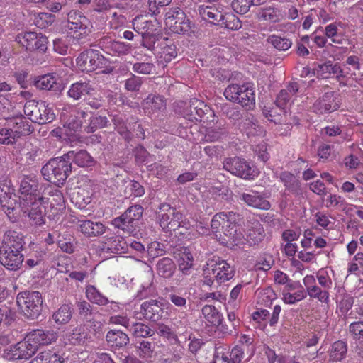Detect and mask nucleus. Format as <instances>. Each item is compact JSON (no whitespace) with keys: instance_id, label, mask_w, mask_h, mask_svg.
I'll return each instance as SVG.
<instances>
[{"instance_id":"nucleus-1","label":"nucleus","mask_w":363,"mask_h":363,"mask_svg":"<svg viewBox=\"0 0 363 363\" xmlns=\"http://www.w3.org/2000/svg\"><path fill=\"white\" fill-rule=\"evenodd\" d=\"M240 216L233 211L220 212L211 219V230L216 237L230 247H244L245 238L240 226Z\"/></svg>"},{"instance_id":"nucleus-2","label":"nucleus","mask_w":363,"mask_h":363,"mask_svg":"<svg viewBox=\"0 0 363 363\" xmlns=\"http://www.w3.org/2000/svg\"><path fill=\"white\" fill-rule=\"evenodd\" d=\"M39 184L35 177L24 176L20 184V207L24 216L30 218L32 225L45 223L43 212L40 208L45 198L37 193Z\"/></svg>"},{"instance_id":"nucleus-3","label":"nucleus","mask_w":363,"mask_h":363,"mask_svg":"<svg viewBox=\"0 0 363 363\" xmlns=\"http://www.w3.org/2000/svg\"><path fill=\"white\" fill-rule=\"evenodd\" d=\"M23 238L16 231L6 232L0 246V263L9 270H17L23 261Z\"/></svg>"},{"instance_id":"nucleus-4","label":"nucleus","mask_w":363,"mask_h":363,"mask_svg":"<svg viewBox=\"0 0 363 363\" xmlns=\"http://www.w3.org/2000/svg\"><path fill=\"white\" fill-rule=\"evenodd\" d=\"M203 275V284L211 286L214 280L221 284L231 279L234 276V270L225 260L213 257L204 266Z\"/></svg>"},{"instance_id":"nucleus-5","label":"nucleus","mask_w":363,"mask_h":363,"mask_svg":"<svg viewBox=\"0 0 363 363\" xmlns=\"http://www.w3.org/2000/svg\"><path fill=\"white\" fill-rule=\"evenodd\" d=\"M70 172L71 163L65 155L50 160L41 169L45 179L57 186L65 183Z\"/></svg>"},{"instance_id":"nucleus-6","label":"nucleus","mask_w":363,"mask_h":363,"mask_svg":"<svg viewBox=\"0 0 363 363\" xmlns=\"http://www.w3.org/2000/svg\"><path fill=\"white\" fill-rule=\"evenodd\" d=\"M157 218L160 226L167 233L175 231L180 228L188 229L190 225L189 220H184L182 213L167 203L160 205V211L157 212Z\"/></svg>"},{"instance_id":"nucleus-7","label":"nucleus","mask_w":363,"mask_h":363,"mask_svg":"<svg viewBox=\"0 0 363 363\" xmlns=\"http://www.w3.org/2000/svg\"><path fill=\"white\" fill-rule=\"evenodd\" d=\"M224 96L228 100L238 103L247 109L252 108L255 104V90L250 83L230 84L225 89Z\"/></svg>"},{"instance_id":"nucleus-8","label":"nucleus","mask_w":363,"mask_h":363,"mask_svg":"<svg viewBox=\"0 0 363 363\" xmlns=\"http://www.w3.org/2000/svg\"><path fill=\"white\" fill-rule=\"evenodd\" d=\"M76 62L78 68L82 72H91L96 70H99L102 73L109 72L108 60L96 50L89 49L82 52L77 57Z\"/></svg>"},{"instance_id":"nucleus-9","label":"nucleus","mask_w":363,"mask_h":363,"mask_svg":"<svg viewBox=\"0 0 363 363\" xmlns=\"http://www.w3.org/2000/svg\"><path fill=\"white\" fill-rule=\"evenodd\" d=\"M16 302L21 312L28 318L38 317L43 304L42 296L38 291H23L19 293Z\"/></svg>"},{"instance_id":"nucleus-10","label":"nucleus","mask_w":363,"mask_h":363,"mask_svg":"<svg viewBox=\"0 0 363 363\" xmlns=\"http://www.w3.org/2000/svg\"><path fill=\"white\" fill-rule=\"evenodd\" d=\"M24 114L32 121L43 124L53 121V110L45 101H28L24 106Z\"/></svg>"},{"instance_id":"nucleus-11","label":"nucleus","mask_w":363,"mask_h":363,"mask_svg":"<svg viewBox=\"0 0 363 363\" xmlns=\"http://www.w3.org/2000/svg\"><path fill=\"white\" fill-rule=\"evenodd\" d=\"M223 164L226 171L244 179L252 180L259 174L250 162L239 157L225 158Z\"/></svg>"},{"instance_id":"nucleus-12","label":"nucleus","mask_w":363,"mask_h":363,"mask_svg":"<svg viewBox=\"0 0 363 363\" xmlns=\"http://www.w3.org/2000/svg\"><path fill=\"white\" fill-rule=\"evenodd\" d=\"M45 194L48 197L43 196L45 199L40 208H44L48 218L58 220L65 211V202L62 193L58 189H53L49 190Z\"/></svg>"},{"instance_id":"nucleus-13","label":"nucleus","mask_w":363,"mask_h":363,"mask_svg":"<svg viewBox=\"0 0 363 363\" xmlns=\"http://www.w3.org/2000/svg\"><path fill=\"white\" fill-rule=\"evenodd\" d=\"M143 211V208L141 206H132L123 215L113 219L112 225L125 232L132 233L138 226Z\"/></svg>"},{"instance_id":"nucleus-14","label":"nucleus","mask_w":363,"mask_h":363,"mask_svg":"<svg viewBox=\"0 0 363 363\" xmlns=\"http://www.w3.org/2000/svg\"><path fill=\"white\" fill-rule=\"evenodd\" d=\"M165 24L175 33H184L191 29V21L179 7H172L165 14Z\"/></svg>"},{"instance_id":"nucleus-15","label":"nucleus","mask_w":363,"mask_h":363,"mask_svg":"<svg viewBox=\"0 0 363 363\" xmlns=\"http://www.w3.org/2000/svg\"><path fill=\"white\" fill-rule=\"evenodd\" d=\"M89 20L80 12L72 11L68 14L67 28L74 39L80 40L88 33Z\"/></svg>"},{"instance_id":"nucleus-16","label":"nucleus","mask_w":363,"mask_h":363,"mask_svg":"<svg viewBox=\"0 0 363 363\" xmlns=\"http://www.w3.org/2000/svg\"><path fill=\"white\" fill-rule=\"evenodd\" d=\"M16 41L28 51L44 52L47 49V38L36 32L21 33L16 37Z\"/></svg>"},{"instance_id":"nucleus-17","label":"nucleus","mask_w":363,"mask_h":363,"mask_svg":"<svg viewBox=\"0 0 363 363\" xmlns=\"http://www.w3.org/2000/svg\"><path fill=\"white\" fill-rule=\"evenodd\" d=\"M306 298V290L298 281H291L281 291V299L286 304L294 305Z\"/></svg>"},{"instance_id":"nucleus-18","label":"nucleus","mask_w":363,"mask_h":363,"mask_svg":"<svg viewBox=\"0 0 363 363\" xmlns=\"http://www.w3.org/2000/svg\"><path fill=\"white\" fill-rule=\"evenodd\" d=\"M340 106L339 101L335 96L333 91L325 93L317 99L311 109L316 114H324L337 111Z\"/></svg>"},{"instance_id":"nucleus-19","label":"nucleus","mask_w":363,"mask_h":363,"mask_svg":"<svg viewBox=\"0 0 363 363\" xmlns=\"http://www.w3.org/2000/svg\"><path fill=\"white\" fill-rule=\"evenodd\" d=\"M35 351L26 337L23 341L11 345L4 351V356L9 359H28Z\"/></svg>"},{"instance_id":"nucleus-20","label":"nucleus","mask_w":363,"mask_h":363,"mask_svg":"<svg viewBox=\"0 0 363 363\" xmlns=\"http://www.w3.org/2000/svg\"><path fill=\"white\" fill-rule=\"evenodd\" d=\"M26 337L32 344V347L36 352L40 345H49L55 342L57 338V335L52 330H35L30 332Z\"/></svg>"},{"instance_id":"nucleus-21","label":"nucleus","mask_w":363,"mask_h":363,"mask_svg":"<svg viewBox=\"0 0 363 363\" xmlns=\"http://www.w3.org/2000/svg\"><path fill=\"white\" fill-rule=\"evenodd\" d=\"M240 200L243 201L247 206L262 210H268L270 208V203L266 200L257 191H250L247 193H243L240 196Z\"/></svg>"},{"instance_id":"nucleus-22","label":"nucleus","mask_w":363,"mask_h":363,"mask_svg":"<svg viewBox=\"0 0 363 363\" xmlns=\"http://www.w3.org/2000/svg\"><path fill=\"white\" fill-rule=\"evenodd\" d=\"M94 91V87L89 80H81L72 84L67 91L69 97L79 100L82 96L91 95Z\"/></svg>"},{"instance_id":"nucleus-23","label":"nucleus","mask_w":363,"mask_h":363,"mask_svg":"<svg viewBox=\"0 0 363 363\" xmlns=\"http://www.w3.org/2000/svg\"><path fill=\"white\" fill-rule=\"evenodd\" d=\"M223 346L216 347L215 357L221 359L225 363H240L244 356V350L241 347H234L228 355Z\"/></svg>"},{"instance_id":"nucleus-24","label":"nucleus","mask_w":363,"mask_h":363,"mask_svg":"<svg viewBox=\"0 0 363 363\" xmlns=\"http://www.w3.org/2000/svg\"><path fill=\"white\" fill-rule=\"evenodd\" d=\"M140 313L144 318L157 321L162 316V303L156 300L143 302L140 306Z\"/></svg>"},{"instance_id":"nucleus-25","label":"nucleus","mask_w":363,"mask_h":363,"mask_svg":"<svg viewBox=\"0 0 363 363\" xmlns=\"http://www.w3.org/2000/svg\"><path fill=\"white\" fill-rule=\"evenodd\" d=\"M79 230L89 237H96L102 235L106 227L101 222H94L89 220H79L77 225Z\"/></svg>"},{"instance_id":"nucleus-26","label":"nucleus","mask_w":363,"mask_h":363,"mask_svg":"<svg viewBox=\"0 0 363 363\" xmlns=\"http://www.w3.org/2000/svg\"><path fill=\"white\" fill-rule=\"evenodd\" d=\"M160 50L156 52L157 63L164 67L177 55V52L176 46L174 44L168 45L165 39L160 43Z\"/></svg>"},{"instance_id":"nucleus-27","label":"nucleus","mask_w":363,"mask_h":363,"mask_svg":"<svg viewBox=\"0 0 363 363\" xmlns=\"http://www.w3.org/2000/svg\"><path fill=\"white\" fill-rule=\"evenodd\" d=\"M142 106L149 113L163 111L166 108V100L162 96L149 94L142 102Z\"/></svg>"},{"instance_id":"nucleus-28","label":"nucleus","mask_w":363,"mask_h":363,"mask_svg":"<svg viewBox=\"0 0 363 363\" xmlns=\"http://www.w3.org/2000/svg\"><path fill=\"white\" fill-rule=\"evenodd\" d=\"M264 236L262 225L258 220H255L248 226L246 237L244 236L245 242H247L250 245H256L261 242Z\"/></svg>"},{"instance_id":"nucleus-29","label":"nucleus","mask_w":363,"mask_h":363,"mask_svg":"<svg viewBox=\"0 0 363 363\" xmlns=\"http://www.w3.org/2000/svg\"><path fill=\"white\" fill-rule=\"evenodd\" d=\"M129 241L121 236L104 238V243L108 251L113 253H124L128 250Z\"/></svg>"},{"instance_id":"nucleus-30","label":"nucleus","mask_w":363,"mask_h":363,"mask_svg":"<svg viewBox=\"0 0 363 363\" xmlns=\"http://www.w3.org/2000/svg\"><path fill=\"white\" fill-rule=\"evenodd\" d=\"M108 344L114 348L125 347L129 342L128 336L121 330H111L106 336Z\"/></svg>"},{"instance_id":"nucleus-31","label":"nucleus","mask_w":363,"mask_h":363,"mask_svg":"<svg viewBox=\"0 0 363 363\" xmlns=\"http://www.w3.org/2000/svg\"><path fill=\"white\" fill-rule=\"evenodd\" d=\"M201 313L206 324L209 325L218 326L222 322V314L213 306H204L202 308Z\"/></svg>"},{"instance_id":"nucleus-32","label":"nucleus","mask_w":363,"mask_h":363,"mask_svg":"<svg viewBox=\"0 0 363 363\" xmlns=\"http://www.w3.org/2000/svg\"><path fill=\"white\" fill-rule=\"evenodd\" d=\"M65 155L68 161L72 160L79 167H89L93 163L92 157L86 150H81L78 152L69 151Z\"/></svg>"},{"instance_id":"nucleus-33","label":"nucleus","mask_w":363,"mask_h":363,"mask_svg":"<svg viewBox=\"0 0 363 363\" xmlns=\"http://www.w3.org/2000/svg\"><path fill=\"white\" fill-rule=\"evenodd\" d=\"M199 14L203 19L213 24L219 23L223 18V13L214 6H200Z\"/></svg>"},{"instance_id":"nucleus-34","label":"nucleus","mask_w":363,"mask_h":363,"mask_svg":"<svg viewBox=\"0 0 363 363\" xmlns=\"http://www.w3.org/2000/svg\"><path fill=\"white\" fill-rule=\"evenodd\" d=\"M65 359L51 350H45L37 354L29 363H63Z\"/></svg>"},{"instance_id":"nucleus-35","label":"nucleus","mask_w":363,"mask_h":363,"mask_svg":"<svg viewBox=\"0 0 363 363\" xmlns=\"http://www.w3.org/2000/svg\"><path fill=\"white\" fill-rule=\"evenodd\" d=\"M86 115V113L82 110L73 108L69 118L66 121L64 125V128H68L70 132L77 131L82 125L81 118H84Z\"/></svg>"},{"instance_id":"nucleus-36","label":"nucleus","mask_w":363,"mask_h":363,"mask_svg":"<svg viewBox=\"0 0 363 363\" xmlns=\"http://www.w3.org/2000/svg\"><path fill=\"white\" fill-rule=\"evenodd\" d=\"M130 45L123 42L108 40L104 46V50L111 55H125L129 52Z\"/></svg>"},{"instance_id":"nucleus-37","label":"nucleus","mask_w":363,"mask_h":363,"mask_svg":"<svg viewBox=\"0 0 363 363\" xmlns=\"http://www.w3.org/2000/svg\"><path fill=\"white\" fill-rule=\"evenodd\" d=\"M185 230H189V232L180 231V233L186 235L188 239H193L199 235H206L209 231L207 223L195 220H194V224L190 223L189 228Z\"/></svg>"},{"instance_id":"nucleus-38","label":"nucleus","mask_w":363,"mask_h":363,"mask_svg":"<svg viewBox=\"0 0 363 363\" xmlns=\"http://www.w3.org/2000/svg\"><path fill=\"white\" fill-rule=\"evenodd\" d=\"M86 296L90 302L99 306H106L109 303L108 298L93 285H88L86 287Z\"/></svg>"},{"instance_id":"nucleus-39","label":"nucleus","mask_w":363,"mask_h":363,"mask_svg":"<svg viewBox=\"0 0 363 363\" xmlns=\"http://www.w3.org/2000/svg\"><path fill=\"white\" fill-rule=\"evenodd\" d=\"M351 205L348 204L344 198L337 194H330L326 199V207H333L340 211L348 212L351 208Z\"/></svg>"},{"instance_id":"nucleus-40","label":"nucleus","mask_w":363,"mask_h":363,"mask_svg":"<svg viewBox=\"0 0 363 363\" xmlns=\"http://www.w3.org/2000/svg\"><path fill=\"white\" fill-rule=\"evenodd\" d=\"M258 17L259 20L276 23L283 18V15L278 9L267 7L259 12Z\"/></svg>"},{"instance_id":"nucleus-41","label":"nucleus","mask_w":363,"mask_h":363,"mask_svg":"<svg viewBox=\"0 0 363 363\" xmlns=\"http://www.w3.org/2000/svg\"><path fill=\"white\" fill-rule=\"evenodd\" d=\"M157 269L160 276L167 278L173 274L175 265L172 259L164 257L158 261Z\"/></svg>"},{"instance_id":"nucleus-42","label":"nucleus","mask_w":363,"mask_h":363,"mask_svg":"<svg viewBox=\"0 0 363 363\" xmlns=\"http://www.w3.org/2000/svg\"><path fill=\"white\" fill-rule=\"evenodd\" d=\"M72 315L71 306L63 304L53 313L52 318L57 324H66L70 320Z\"/></svg>"},{"instance_id":"nucleus-43","label":"nucleus","mask_w":363,"mask_h":363,"mask_svg":"<svg viewBox=\"0 0 363 363\" xmlns=\"http://www.w3.org/2000/svg\"><path fill=\"white\" fill-rule=\"evenodd\" d=\"M347 353V345L342 341L334 342L330 352V358L333 361H341Z\"/></svg>"},{"instance_id":"nucleus-44","label":"nucleus","mask_w":363,"mask_h":363,"mask_svg":"<svg viewBox=\"0 0 363 363\" xmlns=\"http://www.w3.org/2000/svg\"><path fill=\"white\" fill-rule=\"evenodd\" d=\"M56 84V78L51 74L40 76L35 81V86L37 88L45 90L52 89Z\"/></svg>"},{"instance_id":"nucleus-45","label":"nucleus","mask_w":363,"mask_h":363,"mask_svg":"<svg viewBox=\"0 0 363 363\" xmlns=\"http://www.w3.org/2000/svg\"><path fill=\"white\" fill-rule=\"evenodd\" d=\"M14 189L11 187L10 182H0V203L14 201Z\"/></svg>"},{"instance_id":"nucleus-46","label":"nucleus","mask_w":363,"mask_h":363,"mask_svg":"<svg viewBox=\"0 0 363 363\" xmlns=\"http://www.w3.org/2000/svg\"><path fill=\"white\" fill-rule=\"evenodd\" d=\"M267 42L272 44L279 50H286L291 48L292 43L290 40L276 35H270L267 38Z\"/></svg>"},{"instance_id":"nucleus-47","label":"nucleus","mask_w":363,"mask_h":363,"mask_svg":"<svg viewBox=\"0 0 363 363\" xmlns=\"http://www.w3.org/2000/svg\"><path fill=\"white\" fill-rule=\"evenodd\" d=\"M193 256L191 253L184 250L179 259V268L184 274H188L193 265Z\"/></svg>"},{"instance_id":"nucleus-48","label":"nucleus","mask_w":363,"mask_h":363,"mask_svg":"<svg viewBox=\"0 0 363 363\" xmlns=\"http://www.w3.org/2000/svg\"><path fill=\"white\" fill-rule=\"evenodd\" d=\"M242 128L247 135H256L262 133V128L253 117L245 119Z\"/></svg>"},{"instance_id":"nucleus-49","label":"nucleus","mask_w":363,"mask_h":363,"mask_svg":"<svg viewBox=\"0 0 363 363\" xmlns=\"http://www.w3.org/2000/svg\"><path fill=\"white\" fill-rule=\"evenodd\" d=\"M55 20V16L50 13H39L35 16V24L40 28H45L52 25Z\"/></svg>"},{"instance_id":"nucleus-50","label":"nucleus","mask_w":363,"mask_h":363,"mask_svg":"<svg viewBox=\"0 0 363 363\" xmlns=\"http://www.w3.org/2000/svg\"><path fill=\"white\" fill-rule=\"evenodd\" d=\"M308 295L312 298H316L322 303H328L329 301V292L326 289L320 288L317 285L313 287L306 292V296Z\"/></svg>"},{"instance_id":"nucleus-51","label":"nucleus","mask_w":363,"mask_h":363,"mask_svg":"<svg viewBox=\"0 0 363 363\" xmlns=\"http://www.w3.org/2000/svg\"><path fill=\"white\" fill-rule=\"evenodd\" d=\"M221 24L225 28L231 30H238L242 27V24L239 18L233 13H228L223 14Z\"/></svg>"},{"instance_id":"nucleus-52","label":"nucleus","mask_w":363,"mask_h":363,"mask_svg":"<svg viewBox=\"0 0 363 363\" xmlns=\"http://www.w3.org/2000/svg\"><path fill=\"white\" fill-rule=\"evenodd\" d=\"M277 295L272 288H265L258 293V303L266 306L272 304Z\"/></svg>"},{"instance_id":"nucleus-53","label":"nucleus","mask_w":363,"mask_h":363,"mask_svg":"<svg viewBox=\"0 0 363 363\" xmlns=\"http://www.w3.org/2000/svg\"><path fill=\"white\" fill-rule=\"evenodd\" d=\"M133 334L136 337H147L151 336L152 335V330L147 326L142 323H135L132 325H130L128 328Z\"/></svg>"},{"instance_id":"nucleus-54","label":"nucleus","mask_w":363,"mask_h":363,"mask_svg":"<svg viewBox=\"0 0 363 363\" xmlns=\"http://www.w3.org/2000/svg\"><path fill=\"white\" fill-rule=\"evenodd\" d=\"M138 348V354L141 358L149 359L152 357L155 350L153 342L147 340H143L140 342Z\"/></svg>"},{"instance_id":"nucleus-55","label":"nucleus","mask_w":363,"mask_h":363,"mask_svg":"<svg viewBox=\"0 0 363 363\" xmlns=\"http://www.w3.org/2000/svg\"><path fill=\"white\" fill-rule=\"evenodd\" d=\"M113 121L115 125V128L125 140H129L131 136V133L126 126L123 118L120 116H114Z\"/></svg>"},{"instance_id":"nucleus-56","label":"nucleus","mask_w":363,"mask_h":363,"mask_svg":"<svg viewBox=\"0 0 363 363\" xmlns=\"http://www.w3.org/2000/svg\"><path fill=\"white\" fill-rule=\"evenodd\" d=\"M349 330L352 337L363 346V321L351 323Z\"/></svg>"},{"instance_id":"nucleus-57","label":"nucleus","mask_w":363,"mask_h":363,"mask_svg":"<svg viewBox=\"0 0 363 363\" xmlns=\"http://www.w3.org/2000/svg\"><path fill=\"white\" fill-rule=\"evenodd\" d=\"M315 278L322 288L328 290L332 288L333 281L326 269H320L318 270L316 273Z\"/></svg>"},{"instance_id":"nucleus-58","label":"nucleus","mask_w":363,"mask_h":363,"mask_svg":"<svg viewBox=\"0 0 363 363\" xmlns=\"http://www.w3.org/2000/svg\"><path fill=\"white\" fill-rule=\"evenodd\" d=\"M17 133V130H13L11 128H0V143L6 145L13 143Z\"/></svg>"},{"instance_id":"nucleus-59","label":"nucleus","mask_w":363,"mask_h":363,"mask_svg":"<svg viewBox=\"0 0 363 363\" xmlns=\"http://www.w3.org/2000/svg\"><path fill=\"white\" fill-rule=\"evenodd\" d=\"M108 119L106 116H95L91 118L90 124L86 127L88 133L94 132L97 128H101L106 125Z\"/></svg>"},{"instance_id":"nucleus-60","label":"nucleus","mask_w":363,"mask_h":363,"mask_svg":"<svg viewBox=\"0 0 363 363\" xmlns=\"http://www.w3.org/2000/svg\"><path fill=\"white\" fill-rule=\"evenodd\" d=\"M291 98L289 92L283 89L278 94L275 104L283 112H285L284 110L291 105Z\"/></svg>"},{"instance_id":"nucleus-61","label":"nucleus","mask_w":363,"mask_h":363,"mask_svg":"<svg viewBox=\"0 0 363 363\" xmlns=\"http://www.w3.org/2000/svg\"><path fill=\"white\" fill-rule=\"evenodd\" d=\"M133 26L134 30L138 33H141L144 32H148L150 26H152L151 23L146 20L143 16L135 17L133 21Z\"/></svg>"},{"instance_id":"nucleus-62","label":"nucleus","mask_w":363,"mask_h":363,"mask_svg":"<svg viewBox=\"0 0 363 363\" xmlns=\"http://www.w3.org/2000/svg\"><path fill=\"white\" fill-rule=\"evenodd\" d=\"M255 5L250 0H234L232 2V7L233 10L239 13H246L250 6Z\"/></svg>"},{"instance_id":"nucleus-63","label":"nucleus","mask_w":363,"mask_h":363,"mask_svg":"<svg viewBox=\"0 0 363 363\" xmlns=\"http://www.w3.org/2000/svg\"><path fill=\"white\" fill-rule=\"evenodd\" d=\"M332 69V62H327L323 64L318 65L314 68V74H315L318 76V77L328 78L331 74Z\"/></svg>"},{"instance_id":"nucleus-64","label":"nucleus","mask_w":363,"mask_h":363,"mask_svg":"<svg viewBox=\"0 0 363 363\" xmlns=\"http://www.w3.org/2000/svg\"><path fill=\"white\" fill-rule=\"evenodd\" d=\"M154 69L155 65L152 62H136L133 65V70L142 74H150Z\"/></svg>"}]
</instances>
